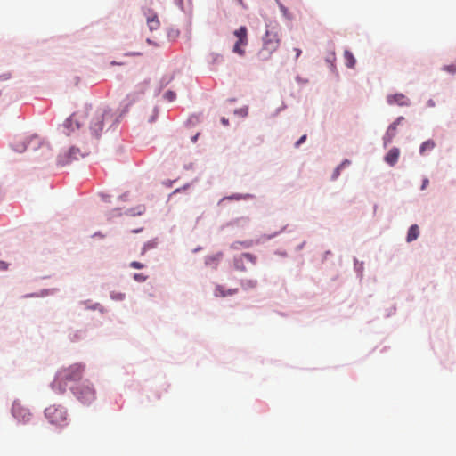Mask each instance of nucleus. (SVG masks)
I'll return each mask as SVG.
<instances>
[{"instance_id":"nucleus-1","label":"nucleus","mask_w":456,"mask_h":456,"mask_svg":"<svg viewBox=\"0 0 456 456\" xmlns=\"http://www.w3.org/2000/svg\"><path fill=\"white\" fill-rule=\"evenodd\" d=\"M118 121L114 112L102 105H86L74 112L63 123V133L69 136L75 129L86 128L90 134L88 138L86 131L83 130L78 136H84L86 143L98 139L105 129L110 128Z\"/></svg>"},{"instance_id":"nucleus-2","label":"nucleus","mask_w":456,"mask_h":456,"mask_svg":"<svg viewBox=\"0 0 456 456\" xmlns=\"http://www.w3.org/2000/svg\"><path fill=\"white\" fill-rule=\"evenodd\" d=\"M85 371V365L74 363L69 367L61 368L52 383V388L58 393L66 391L69 383L78 381L82 379Z\"/></svg>"},{"instance_id":"nucleus-3","label":"nucleus","mask_w":456,"mask_h":456,"mask_svg":"<svg viewBox=\"0 0 456 456\" xmlns=\"http://www.w3.org/2000/svg\"><path fill=\"white\" fill-rule=\"evenodd\" d=\"M281 28L278 26H268L263 37V45L258 52L261 60L270 59L281 45Z\"/></svg>"},{"instance_id":"nucleus-4","label":"nucleus","mask_w":456,"mask_h":456,"mask_svg":"<svg viewBox=\"0 0 456 456\" xmlns=\"http://www.w3.org/2000/svg\"><path fill=\"white\" fill-rule=\"evenodd\" d=\"M45 418L54 426L63 428L68 425V414L65 408L50 405L45 410Z\"/></svg>"},{"instance_id":"nucleus-5","label":"nucleus","mask_w":456,"mask_h":456,"mask_svg":"<svg viewBox=\"0 0 456 456\" xmlns=\"http://www.w3.org/2000/svg\"><path fill=\"white\" fill-rule=\"evenodd\" d=\"M73 394L83 404L88 405L96 399V391L88 381L81 383L73 388Z\"/></svg>"},{"instance_id":"nucleus-6","label":"nucleus","mask_w":456,"mask_h":456,"mask_svg":"<svg viewBox=\"0 0 456 456\" xmlns=\"http://www.w3.org/2000/svg\"><path fill=\"white\" fill-rule=\"evenodd\" d=\"M39 145L40 139L37 135H31L29 138L17 136L12 142L13 150L20 153L25 151L28 148L36 150Z\"/></svg>"},{"instance_id":"nucleus-7","label":"nucleus","mask_w":456,"mask_h":456,"mask_svg":"<svg viewBox=\"0 0 456 456\" xmlns=\"http://www.w3.org/2000/svg\"><path fill=\"white\" fill-rule=\"evenodd\" d=\"M237 41L233 45V52L242 56L245 53L244 47L248 45V29L245 26L234 31Z\"/></svg>"},{"instance_id":"nucleus-8","label":"nucleus","mask_w":456,"mask_h":456,"mask_svg":"<svg viewBox=\"0 0 456 456\" xmlns=\"http://www.w3.org/2000/svg\"><path fill=\"white\" fill-rule=\"evenodd\" d=\"M83 143L84 145L82 146V148H77L76 146H72L69 149L68 159L62 160L61 159H60V163L61 165H65L71 159H78L79 157H85L86 155L89 154V149L88 147L86 146V144L87 145L88 143H86V141L84 137Z\"/></svg>"},{"instance_id":"nucleus-9","label":"nucleus","mask_w":456,"mask_h":456,"mask_svg":"<svg viewBox=\"0 0 456 456\" xmlns=\"http://www.w3.org/2000/svg\"><path fill=\"white\" fill-rule=\"evenodd\" d=\"M403 117H398L387 128L386 134L384 135L385 146L391 143L395 136L396 135V130L398 125L403 120Z\"/></svg>"},{"instance_id":"nucleus-10","label":"nucleus","mask_w":456,"mask_h":456,"mask_svg":"<svg viewBox=\"0 0 456 456\" xmlns=\"http://www.w3.org/2000/svg\"><path fill=\"white\" fill-rule=\"evenodd\" d=\"M387 103L390 105L396 104L398 106L410 105V100L403 94H390L387 97Z\"/></svg>"},{"instance_id":"nucleus-11","label":"nucleus","mask_w":456,"mask_h":456,"mask_svg":"<svg viewBox=\"0 0 456 456\" xmlns=\"http://www.w3.org/2000/svg\"><path fill=\"white\" fill-rule=\"evenodd\" d=\"M244 261L251 262L253 265L256 264V256L249 253L241 254L240 256L235 258L234 266L237 270L244 271L246 268L244 266Z\"/></svg>"},{"instance_id":"nucleus-12","label":"nucleus","mask_w":456,"mask_h":456,"mask_svg":"<svg viewBox=\"0 0 456 456\" xmlns=\"http://www.w3.org/2000/svg\"><path fill=\"white\" fill-rule=\"evenodd\" d=\"M12 414L20 422L28 421L31 415L27 409H24L20 405H13Z\"/></svg>"},{"instance_id":"nucleus-13","label":"nucleus","mask_w":456,"mask_h":456,"mask_svg":"<svg viewBox=\"0 0 456 456\" xmlns=\"http://www.w3.org/2000/svg\"><path fill=\"white\" fill-rule=\"evenodd\" d=\"M399 156H400L399 149L396 147H394L389 150V151L385 156L384 159L389 166L393 167L398 161Z\"/></svg>"},{"instance_id":"nucleus-14","label":"nucleus","mask_w":456,"mask_h":456,"mask_svg":"<svg viewBox=\"0 0 456 456\" xmlns=\"http://www.w3.org/2000/svg\"><path fill=\"white\" fill-rule=\"evenodd\" d=\"M419 226L417 224H412L408 230L407 238H406L407 241L411 242V241L417 240L419 237Z\"/></svg>"},{"instance_id":"nucleus-15","label":"nucleus","mask_w":456,"mask_h":456,"mask_svg":"<svg viewBox=\"0 0 456 456\" xmlns=\"http://www.w3.org/2000/svg\"><path fill=\"white\" fill-rule=\"evenodd\" d=\"M436 143L433 140H428L424 142L419 147L420 155H425L428 151H431L435 149Z\"/></svg>"},{"instance_id":"nucleus-16","label":"nucleus","mask_w":456,"mask_h":456,"mask_svg":"<svg viewBox=\"0 0 456 456\" xmlns=\"http://www.w3.org/2000/svg\"><path fill=\"white\" fill-rule=\"evenodd\" d=\"M238 291L237 289H228V290H225L224 289V287L222 286H216V290H215V295L216 297H226V296H232V295H234L236 294Z\"/></svg>"},{"instance_id":"nucleus-17","label":"nucleus","mask_w":456,"mask_h":456,"mask_svg":"<svg viewBox=\"0 0 456 456\" xmlns=\"http://www.w3.org/2000/svg\"><path fill=\"white\" fill-rule=\"evenodd\" d=\"M147 24L149 26L150 30H156L159 27V21L158 16L156 14H151L147 17Z\"/></svg>"},{"instance_id":"nucleus-18","label":"nucleus","mask_w":456,"mask_h":456,"mask_svg":"<svg viewBox=\"0 0 456 456\" xmlns=\"http://www.w3.org/2000/svg\"><path fill=\"white\" fill-rule=\"evenodd\" d=\"M344 58H345V61H346V67L354 68V66L355 65L356 61H355L353 53L350 51H348V50L345 51Z\"/></svg>"},{"instance_id":"nucleus-19","label":"nucleus","mask_w":456,"mask_h":456,"mask_svg":"<svg viewBox=\"0 0 456 456\" xmlns=\"http://www.w3.org/2000/svg\"><path fill=\"white\" fill-rule=\"evenodd\" d=\"M257 285V281L253 279H246L241 281V287L244 289H250L256 288Z\"/></svg>"},{"instance_id":"nucleus-20","label":"nucleus","mask_w":456,"mask_h":456,"mask_svg":"<svg viewBox=\"0 0 456 456\" xmlns=\"http://www.w3.org/2000/svg\"><path fill=\"white\" fill-rule=\"evenodd\" d=\"M279 8L285 19L289 20H293L294 17L287 7H285L283 4H279Z\"/></svg>"},{"instance_id":"nucleus-21","label":"nucleus","mask_w":456,"mask_h":456,"mask_svg":"<svg viewBox=\"0 0 456 456\" xmlns=\"http://www.w3.org/2000/svg\"><path fill=\"white\" fill-rule=\"evenodd\" d=\"M443 70L452 74L456 73V61L454 63L444 66Z\"/></svg>"},{"instance_id":"nucleus-22","label":"nucleus","mask_w":456,"mask_h":456,"mask_svg":"<svg viewBox=\"0 0 456 456\" xmlns=\"http://www.w3.org/2000/svg\"><path fill=\"white\" fill-rule=\"evenodd\" d=\"M246 199V196H243L241 194H234V195H232V196H229V197H225L224 199H222V201L223 200H244Z\"/></svg>"},{"instance_id":"nucleus-23","label":"nucleus","mask_w":456,"mask_h":456,"mask_svg":"<svg viewBox=\"0 0 456 456\" xmlns=\"http://www.w3.org/2000/svg\"><path fill=\"white\" fill-rule=\"evenodd\" d=\"M134 279L138 281V282H143L146 281L147 279V276H145L144 274L142 273H134Z\"/></svg>"},{"instance_id":"nucleus-24","label":"nucleus","mask_w":456,"mask_h":456,"mask_svg":"<svg viewBox=\"0 0 456 456\" xmlns=\"http://www.w3.org/2000/svg\"><path fill=\"white\" fill-rule=\"evenodd\" d=\"M165 98L167 99L169 102H172L175 98V94L172 91H168L165 94Z\"/></svg>"},{"instance_id":"nucleus-25","label":"nucleus","mask_w":456,"mask_h":456,"mask_svg":"<svg viewBox=\"0 0 456 456\" xmlns=\"http://www.w3.org/2000/svg\"><path fill=\"white\" fill-rule=\"evenodd\" d=\"M130 266L134 268V269H142L144 267L143 264L140 263V262H137V261H133L130 263Z\"/></svg>"},{"instance_id":"nucleus-26","label":"nucleus","mask_w":456,"mask_h":456,"mask_svg":"<svg viewBox=\"0 0 456 456\" xmlns=\"http://www.w3.org/2000/svg\"><path fill=\"white\" fill-rule=\"evenodd\" d=\"M342 168L338 166L333 172V175H332V179H337L338 177V175H340V170Z\"/></svg>"},{"instance_id":"nucleus-27","label":"nucleus","mask_w":456,"mask_h":456,"mask_svg":"<svg viewBox=\"0 0 456 456\" xmlns=\"http://www.w3.org/2000/svg\"><path fill=\"white\" fill-rule=\"evenodd\" d=\"M306 140V135H302L299 140L295 143V146L297 148L299 145H301Z\"/></svg>"},{"instance_id":"nucleus-28","label":"nucleus","mask_w":456,"mask_h":456,"mask_svg":"<svg viewBox=\"0 0 456 456\" xmlns=\"http://www.w3.org/2000/svg\"><path fill=\"white\" fill-rule=\"evenodd\" d=\"M429 181L428 178H425L422 182L421 190H425L427 186L428 185Z\"/></svg>"},{"instance_id":"nucleus-29","label":"nucleus","mask_w":456,"mask_h":456,"mask_svg":"<svg viewBox=\"0 0 456 456\" xmlns=\"http://www.w3.org/2000/svg\"><path fill=\"white\" fill-rule=\"evenodd\" d=\"M350 163H351V162H350L348 159H345V160H344V161L339 165V167H340L341 168H344L345 167H346V166L350 165Z\"/></svg>"},{"instance_id":"nucleus-30","label":"nucleus","mask_w":456,"mask_h":456,"mask_svg":"<svg viewBox=\"0 0 456 456\" xmlns=\"http://www.w3.org/2000/svg\"><path fill=\"white\" fill-rule=\"evenodd\" d=\"M294 52H295V54H296V56H295L296 59H297L300 56L301 53H302V51L299 48H294Z\"/></svg>"},{"instance_id":"nucleus-31","label":"nucleus","mask_w":456,"mask_h":456,"mask_svg":"<svg viewBox=\"0 0 456 456\" xmlns=\"http://www.w3.org/2000/svg\"><path fill=\"white\" fill-rule=\"evenodd\" d=\"M118 299H123L124 298V295L123 294H118V296H117Z\"/></svg>"},{"instance_id":"nucleus-32","label":"nucleus","mask_w":456,"mask_h":456,"mask_svg":"<svg viewBox=\"0 0 456 456\" xmlns=\"http://www.w3.org/2000/svg\"><path fill=\"white\" fill-rule=\"evenodd\" d=\"M1 267H2L3 269H5V268H6V265H5V263L2 262V263H1Z\"/></svg>"},{"instance_id":"nucleus-33","label":"nucleus","mask_w":456,"mask_h":456,"mask_svg":"<svg viewBox=\"0 0 456 456\" xmlns=\"http://www.w3.org/2000/svg\"><path fill=\"white\" fill-rule=\"evenodd\" d=\"M240 244H242V245H243V246H245V247H248V246L250 245V244H249V243H248V242H241Z\"/></svg>"},{"instance_id":"nucleus-34","label":"nucleus","mask_w":456,"mask_h":456,"mask_svg":"<svg viewBox=\"0 0 456 456\" xmlns=\"http://www.w3.org/2000/svg\"><path fill=\"white\" fill-rule=\"evenodd\" d=\"M222 122H223L224 125H227V124H228V120H226L225 118H223V119H222Z\"/></svg>"},{"instance_id":"nucleus-35","label":"nucleus","mask_w":456,"mask_h":456,"mask_svg":"<svg viewBox=\"0 0 456 456\" xmlns=\"http://www.w3.org/2000/svg\"><path fill=\"white\" fill-rule=\"evenodd\" d=\"M197 137H198V134H196V135L192 138V141H193V142H196Z\"/></svg>"},{"instance_id":"nucleus-36","label":"nucleus","mask_w":456,"mask_h":456,"mask_svg":"<svg viewBox=\"0 0 456 456\" xmlns=\"http://www.w3.org/2000/svg\"><path fill=\"white\" fill-rule=\"evenodd\" d=\"M128 55H139V53H129Z\"/></svg>"}]
</instances>
